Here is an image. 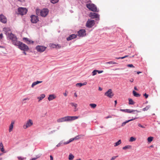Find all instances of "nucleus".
Returning <instances> with one entry per match:
<instances>
[{"label": "nucleus", "mask_w": 160, "mask_h": 160, "mask_svg": "<svg viewBox=\"0 0 160 160\" xmlns=\"http://www.w3.org/2000/svg\"><path fill=\"white\" fill-rule=\"evenodd\" d=\"M4 29L5 34L7 35L8 39L11 40H12V43L13 45H16V44L19 41L17 40V37L12 33H9L8 32V31L10 30L9 28H4Z\"/></svg>", "instance_id": "f257e3e1"}, {"label": "nucleus", "mask_w": 160, "mask_h": 160, "mask_svg": "<svg viewBox=\"0 0 160 160\" xmlns=\"http://www.w3.org/2000/svg\"><path fill=\"white\" fill-rule=\"evenodd\" d=\"M77 37V35L75 34L70 35L67 38V41H70L73 39Z\"/></svg>", "instance_id": "2eb2a0df"}, {"label": "nucleus", "mask_w": 160, "mask_h": 160, "mask_svg": "<svg viewBox=\"0 0 160 160\" xmlns=\"http://www.w3.org/2000/svg\"><path fill=\"white\" fill-rule=\"evenodd\" d=\"M27 99H28V98H25L23 100V101H25V100H27Z\"/></svg>", "instance_id": "e2e57ef3"}, {"label": "nucleus", "mask_w": 160, "mask_h": 160, "mask_svg": "<svg viewBox=\"0 0 160 160\" xmlns=\"http://www.w3.org/2000/svg\"><path fill=\"white\" fill-rule=\"evenodd\" d=\"M112 118V117L110 115V116H108L107 117H105V118L108 119L109 118Z\"/></svg>", "instance_id": "5fc2aeb1"}, {"label": "nucleus", "mask_w": 160, "mask_h": 160, "mask_svg": "<svg viewBox=\"0 0 160 160\" xmlns=\"http://www.w3.org/2000/svg\"><path fill=\"white\" fill-rule=\"evenodd\" d=\"M78 118L77 116H66L63 118H60L57 120L58 122H63L68 121L75 120Z\"/></svg>", "instance_id": "f03ea898"}, {"label": "nucleus", "mask_w": 160, "mask_h": 160, "mask_svg": "<svg viewBox=\"0 0 160 160\" xmlns=\"http://www.w3.org/2000/svg\"><path fill=\"white\" fill-rule=\"evenodd\" d=\"M106 63L109 64H116V63L115 62H113L112 61H111L108 62H106Z\"/></svg>", "instance_id": "ea45409f"}, {"label": "nucleus", "mask_w": 160, "mask_h": 160, "mask_svg": "<svg viewBox=\"0 0 160 160\" xmlns=\"http://www.w3.org/2000/svg\"><path fill=\"white\" fill-rule=\"evenodd\" d=\"M98 90L99 91H102V88H101V87H99L98 88Z\"/></svg>", "instance_id": "bf43d9fd"}, {"label": "nucleus", "mask_w": 160, "mask_h": 160, "mask_svg": "<svg viewBox=\"0 0 160 160\" xmlns=\"http://www.w3.org/2000/svg\"><path fill=\"white\" fill-rule=\"evenodd\" d=\"M42 82V81H37L36 82H34L32 83L31 87L32 88H33L36 85L39 83H41Z\"/></svg>", "instance_id": "a211bd4d"}, {"label": "nucleus", "mask_w": 160, "mask_h": 160, "mask_svg": "<svg viewBox=\"0 0 160 160\" xmlns=\"http://www.w3.org/2000/svg\"><path fill=\"white\" fill-rule=\"evenodd\" d=\"M50 160H53V158L52 155L50 156Z\"/></svg>", "instance_id": "6e6d98bb"}, {"label": "nucleus", "mask_w": 160, "mask_h": 160, "mask_svg": "<svg viewBox=\"0 0 160 160\" xmlns=\"http://www.w3.org/2000/svg\"><path fill=\"white\" fill-rule=\"evenodd\" d=\"M140 112V111H138L137 110H133L132 109H127V112L129 113H132V112Z\"/></svg>", "instance_id": "412c9836"}, {"label": "nucleus", "mask_w": 160, "mask_h": 160, "mask_svg": "<svg viewBox=\"0 0 160 160\" xmlns=\"http://www.w3.org/2000/svg\"><path fill=\"white\" fill-rule=\"evenodd\" d=\"M128 55H126L125 56L123 57H119L118 58H116L119 59H124L126 57H128Z\"/></svg>", "instance_id": "72a5a7b5"}, {"label": "nucleus", "mask_w": 160, "mask_h": 160, "mask_svg": "<svg viewBox=\"0 0 160 160\" xmlns=\"http://www.w3.org/2000/svg\"><path fill=\"white\" fill-rule=\"evenodd\" d=\"M95 21L88 19L86 23V26L89 28H91L94 25Z\"/></svg>", "instance_id": "6e6552de"}, {"label": "nucleus", "mask_w": 160, "mask_h": 160, "mask_svg": "<svg viewBox=\"0 0 160 160\" xmlns=\"http://www.w3.org/2000/svg\"><path fill=\"white\" fill-rule=\"evenodd\" d=\"M45 95L44 94H42L40 96L38 97V99H39V101L42 100L44 98H45Z\"/></svg>", "instance_id": "b1692460"}, {"label": "nucleus", "mask_w": 160, "mask_h": 160, "mask_svg": "<svg viewBox=\"0 0 160 160\" xmlns=\"http://www.w3.org/2000/svg\"><path fill=\"white\" fill-rule=\"evenodd\" d=\"M55 98L53 94H51L49 95V97L48 98V99L49 101H50L53 100Z\"/></svg>", "instance_id": "aec40b11"}, {"label": "nucleus", "mask_w": 160, "mask_h": 160, "mask_svg": "<svg viewBox=\"0 0 160 160\" xmlns=\"http://www.w3.org/2000/svg\"><path fill=\"white\" fill-rule=\"evenodd\" d=\"M150 108V105H148L145 108H143L142 110L144 111H147L148 110L149 108Z\"/></svg>", "instance_id": "7c9ffc66"}, {"label": "nucleus", "mask_w": 160, "mask_h": 160, "mask_svg": "<svg viewBox=\"0 0 160 160\" xmlns=\"http://www.w3.org/2000/svg\"><path fill=\"white\" fill-rule=\"evenodd\" d=\"M138 118H132L131 119H130V120H127V121H126L124 122H123L121 125V126L122 127H123L126 124V123L128 122H130V121H132L134 120H135V119H137Z\"/></svg>", "instance_id": "f3484780"}, {"label": "nucleus", "mask_w": 160, "mask_h": 160, "mask_svg": "<svg viewBox=\"0 0 160 160\" xmlns=\"http://www.w3.org/2000/svg\"><path fill=\"white\" fill-rule=\"evenodd\" d=\"M74 140V138H71V139H69V140L67 142H64L63 144L64 145H66V144H68L70 142H72V141H73Z\"/></svg>", "instance_id": "393cba45"}, {"label": "nucleus", "mask_w": 160, "mask_h": 160, "mask_svg": "<svg viewBox=\"0 0 160 160\" xmlns=\"http://www.w3.org/2000/svg\"><path fill=\"white\" fill-rule=\"evenodd\" d=\"M74 158V156L72 154H70L69 156L68 159L69 160H72Z\"/></svg>", "instance_id": "c85d7f7f"}, {"label": "nucleus", "mask_w": 160, "mask_h": 160, "mask_svg": "<svg viewBox=\"0 0 160 160\" xmlns=\"http://www.w3.org/2000/svg\"><path fill=\"white\" fill-rule=\"evenodd\" d=\"M15 46H18L19 49L23 51H28L29 49L27 45L19 41Z\"/></svg>", "instance_id": "7ed1b4c3"}, {"label": "nucleus", "mask_w": 160, "mask_h": 160, "mask_svg": "<svg viewBox=\"0 0 160 160\" xmlns=\"http://www.w3.org/2000/svg\"><path fill=\"white\" fill-rule=\"evenodd\" d=\"M48 11L47 9H44L40 11V15L43 17H46L48 14Z\"/></svg>", "instance_id": "f8f14e48"}, {"label": "nucleus", "mask_w": 160, "mask_h": 160, "mask_svg": "<svg viewBox=\"0 0 160 160\" xmlns=\"http://www.w3.org/2000/svg\"><path fill=\"white\" fill-rule=\"evenodd\" d=\"M3 34L2 33H1L0 34V40H1L3 38Z\"/></svg>", "instance_id": "09e8293b"}, {"label": "nucleus", "mask_w": 160, "mask_h": 160, "mask_svg": "<svg viewBox=\"0 0 160 160\" xmlns=\"http://www.w3.org/2000/svg\"><path fill=\"white\" fill-rule=\"evenodd\" d=\"M23 40L24 42L27 44H30L31 42L33 43V41H31L29 40V39L27 38H23Z\"/></svg>", "instance_id": "dca6fc26"}, {"label": "nucleus", "mask_w": 160, "mask_h": 160, "mask_svg": "<svg viewBox=\"0 0 160 160\" xmlns=\"http://www.w3.org/2000/svg\"><path fill=\"white\" fill-rule=\"evenodd\" d=\"M31 21L32 23H36L39 21L38 16L34 15H31L30 16Z\"/></svg>", "instance_id": "0eeeda50"}, {"label": "nucleus", "mask_w": 160, "mask_h": 160, "mask_svg": "<svg viewBox=\"0 0 160 160\" xmlns=\"http://www.w3.org/2000/svg\"><path fill=\"white\" fill-rule=\"evenodd\" d=\"M131 148V146L130 145H127L125 146V147H123L122 148V149L124 150H126L127 149H130Z\"/></svg>", "instance_id": "cd10ccee"}, {"label": "nucleus", "mask_w": 160, "mask_h": 160, "mask_svg": "<svg viewBox=\"0 0 160 160\" xmlns=\"http://www.w3.org/2000/svg\"><path fill=\"white\" fill-rule=\"evenodd\" d=\"M86 7L90 10L94 12H98L99 10L98 9L96 6L93 3H88L86 5Z\"/></svg>", "instance_id": "20e7f679"}, {"label": "nucleus", "mask_w": 160, "mask_h": 160, "mask_svg": "<svg viewBox=\"0 0 160 160\" xmlns=\"http://www.w3.org/2000/svg\"><path fill=\"white\" fill-rule=\"evenodd\" d=\"M3 147V144L2 142L0 143V148Z\"/></svg>", "instance_id": "3c124183"}, {"label": "nucleus", "mask_w": 160, "mask_h": 160, "mask_svg": "<svg viewBox=\"0 0 160 160\" xmlns=\"http://www.w3.org/2000/svg\"><path fill=\"white\" fill-rule=\"evenodd\" d=\"M134 79L133 78H132L129 80V81L131 82H132L134 81Z\"/></svg>", "instance_id": "603ef678"}, {"label": "nucleus", "mask_w": 160, "mask_h": 160, "mask_svg": "<svg viewBox=\"0 0 160 160\" xmlns=\"http://www.w3.org/2000/svg\"><path fill=\"white\" fill-rule=\"evenodd\" d=\"M118 157V156H113L112 157V158L111 159V160H114L117 158Z\"/></svg>", "instance_id": "79ce46f5"}, {"label": "nucleus", "mask_w": 160, "mask_h": 160, "mask_svg": "<svg viewBox=\"0 0 160 160\" xmlns=\"http://www.w3.org/2000/svg\"><path fill=\"white\" fill-rule=\"evenodd\" d=\"M14 121H12L11 122V124H10L9 127V132H10L12 131L13 128V125L14 124Z\"/></svg>", "instance_id": "6ab92c4d"}, {"label": "nucleus", "mask_w": 160, "mask_h": 160, "mask_svg": "<svg viewBox=\"0 0 160 160\" xmlns=\"http://www.w3.org/2000/svg\"><path fill=\"white\" fill-rule=\"evenodd\" d=\"M97 73V70H94L92 72V76H94L96 75Z\"/></svg>", "instance_id": "c9c22d12"}, {"label": "nucleus", "mask_w": 160, "mask_h": 160, "mask_svg": "<svg viewBox=\"0 0 160 160\" xmlns=\"http://www.w3.org/2000/svg\"><path fill=\"white\" fill-rule=\"evenodd\" d=\"M114 95L112 89H109L108 90L104 93L105 96L110 98H112L113 96Z\"/></svg>", "instance_id": "1a4fd4ad"}, {"label": "nucleus", "mask_w": 160, "mask_h": 160, "mask_svg": "<svg viewBox=\"0 0 160 160\" xmlns=\"http://www.w3.org/2000/svg\"><path fill=\"white\" fill-rule=\"evenodd\" d=\"M46 47L43 46L38 45L36 48V49L38 52H44L46 49Z\"/></svg>", "instance_id": "9d476101"}, {"label": "nucleus", "mask_w": 160, "mask_h": 160, "mask_svg": "<svg viewBox=\"0 0 160 160\" xmlns=\"http://www.w3.org/2000/svg\"><path fill=\"white\" fill-rule=\"evenodd\" d=\"M81 136H82V135H78V136H77L76 137H75L74 138V140H77V139H78L79 138H80L79 137ZM83 136H84V135H83Z\"/></svg>", "instance_id": "a19ab883"}, {"label": "nucleus", "mask_w": 160, "mask_h": 160, "mask_svg": "<svg viewBox=\"0 0 160 160\" xmlns=\"http://www.w3.org/2000/svg\"><path fill=\"white\" fill-rule=\"evenodd\" d=\"M38 158V157H37L36 158H33L32 159H31V160H36L37 158Z\"/></svg>", "instance_id": "864d4df0"}, {"label": "nucleus", "mask_w": 160, "mask_h": 160, "mask_svg": "<svg viewBox=\"0 0 160 160\" xmlns=\"http://www.w3.org/2000/svg\"><path fill=\"white\" fill-rule=\"evenodd\" d=\"M143 95L146 98H147L148 97V94H146V93H145Z\"/></svg>", "instance_id": "c03bdc74"}, {"label": "nucleus", "mask_w": 160, "mask_h": 160, "mask_svg": "<svg viewBox=\"0 0 160 160\" xmlns=\"http://www.w3.org/2000/svg\"><path fill=\"white\" fill-rule=\"evenodd\" d=\"M0 149H1V151L2 152H4V148L3 147H2V148H0Z\"/></svg>", "instance_id": "8fccbe9b"}, {"label": "nucleus", "mask_w": 160, "mask_h": 160, "mask_svg": "<svg viewBox=\"0 0 160 160\" xmlns=\"http://www.w3.org/2000/svg\"><path fill=\"white\" fill-rule=\"evenodd\" d=\"M89 16L91 18H96V21H99V15L95 12H91L89 14Z\"/></svg>", "instance_id": "39448f33"}, {"label": "nucleus", "mask_w": 160, "mask_h": 160, "mask_svg": "<svg viewBox=\"0 0 160 160\" xmlns=\"http://www.w3.org/2000/svg\"><path fill=\"white\" fill-rule=\"evenodd\" d=\"M39 12V10H37L36 11V13L37 14H38V13Z\"/></svg>", "instance_id": "13d9d810"}, {"label": "nucleus", "mask_w": 160, "mask_h": 160, "mask_svg": "<svg viewBox=\"0 0 160 160\" xmlns=\"http://www.w3.org/2000/svg\"><path fill=\"white\" fill-rule=\"evenodd\" d=\"M97 72H98V73H101L103 72V70L100 71V70H97Z\"/></svg>", "instance_id": "de8ad7c7"}, {"label": "nucleus", "mask_w": 160, "mask_h": 160, "mask_svg": "<svg viewBox=\"0 0 160 160\" xmlns=\"http://www.w3.org/2000/svg\"><path fill=\"white\" fill-rule=\"evenodd\" d=\"M25 51H24V52H23V53L25 55H26L27 54L26 53V52H25Z\"/></svg>", "instance_id": "0e129e2a"}, {"label": "nucleus", "mask_w": 160, "mask_h": 160, "mask_svg": "<svg viewBox=\"0 0 160 160\" xmlns=\"http://www.w3.org/2000/svg\"><path fill=\"white\" fill-rule=\"evenodd\" d=\"M63 143L62 142V141H61L56 146L57 147H59L61 146H62L63 144Z\"/></svg>", "instance_id": "c756f323"}, {"label": "nucleus", "mask_w": 160, "mask_h": 160, "mask_svg": "<svg viewBox=\"0 0 160 160\" xmlns=\"http://www.w3.org/2000/svg\"><path fill=\"white\" fill-rule=\"evenodd\" d=\"M128 67L132 68V67H134L133 66L132 64H128L127 65Z\"/></svg>", "instance_id": "37998d69"}, {"label": "nucleus", "mask_w": 160, "mask_h": 160, "mask_svg": "<svg viewBox=\"0 0 160 160\" xmlns=\"http://www.w3.org/2000/svg\"><path fill=\"white\" fill-rule=\"evenodd\" d=\"M86 31L85 29H81L78 32V36L83 37L86 35Z\"/></svg>", "instance_id": "ddd939ff"}, {"label": "nucleus", "mask_w": 160, "mask_h": 160, "mask_svg": "<svg viewBox=\"0 0 160 160\" xmlns=\"http://www.w3.org/2000/svg\"><path fill=\"white\" fill-rule=\"evenodd\" d=\"M55 130H53V131H51V133H53V132H55Z\"/></svg>", "instance_id": "338daca9"}, {"label": "nucleus", "mask_w": 160, "mask_h": 160, "mask_svg": "<svg viewBox=\"0 0 160 160\" xmlns=\"http://www.w3.org/2000/svg\"><path fill=\"white\" fill-rule=\"evenodd\" d=\"M134 89L136 90H138V89L137 88V87H134Z\"/></svg>", "instance_id": "680f3d73"}, {"label": "nucleus", "mask_w": 160, "mask_h": 160, "mask_svg": "<svg viewBox=\"0 0 160 160\" xmlns=\"http://www.w3.org/2000/svg\"><path fill=\"white\" fill-rule=\"evenodd\" d=\"M133 94V95L136 97H139L140 96V95L137 93L135 91H133L132 92Z\"/></svg>", "instance_id": "5701e85b"}, {"label": "nucleus", "mask_w": 160, "mask_h": 160, "mask_svg": "<svg viewBox=\"0 0 160 160\" xmlns=\"http://www.w3.org/2000/svg\"><path fill=\"white\" fill-rule=\"evenodd\" d=\"M127 109H120V110L121 111H122V112H127Z\"/></svg>", "instance_id": "a18cd8bd"}, {"label": "nucleus", "mask_w": 160, "mask_h": 160, "mask_svg": "<svg viewBox=\"0 0 160 160\" xmlns=\"http://www.w3.org/2000/svg\"><path fill=\"white\" fill-rule=\"evenodd\" d=\"M121 143V140H119L117 142H116L114 144V146L116 147L118 145H120Z\"/></svg>", "instance_id": "bb28decb"}, {"label": "nucleus", "mask_w": 160, "mask_h": 160, "mask_svg": "<svg viewBox=\"0 0 160 160\" xmlns=\"http://www.w3.org/2000/svg\"><path fill=\"white\" fill-rule=\"evenodd\" d=\"M70 104L72 106L75 107V111H76L77 110V109H76V107H77L78 105L76 103L73 102H71Z\"/></svg>", "instance_id": "4be33fe9"}, {"label": "nucleus", "mask_w": 160, "mask_h": 160, "mask_svg": "<svg viewBox=\"0 0 160 160\" xmlns=\"http://www.w3.org/2000/svg\"><path fill=\"white\" fill-rule=\"evenodd\" d=\"M76 86H79V87H81V86H82V83H77L76 85Z\"/></svg>", "instance_id": "58836bf2"}, {"label": "nucleus", "mask_w": 160, "mask_h": 160, "mask_svg": "<svg viewBox=\"0 0 160 160\" xmlns=\"http://www.w3.org/2000/svg\"><path fill=\"white\" fill-rule=\"evenodd\" d=\"M64 95L65 96H66L67 95V94L66 93H65L64 94Z\"/></svg>", "instance_id": "774afa93"}, {"label": "nucleus", "mask_w": 160, "mask_h": 160, "mask_svg": "<svg viewBox=\"0 0 160 160\" xmlns=\"http://www.w3.org/2000/svg\"><path fill=\"white\" fill-rule=\"evenodd\" d=\"M33 124V122L31 119H29L27 122L26 125H23V128L26 129L28 128L31 126Z\"/></svg>", "instance_id": "9b49d317"}, {"label": "nucleus", "mask_w": 160, "mask_h": 160, "mask_svg": "<svg viewBox=\"0 0 160 160\" xmlns=\"http://www.w3.org/2000/svg\"><path fill=\"white\" fill-rule=\"evenodd\" d=\"M138 126L140 127H141L142 128H145V127L141 125L139 123L138 124Z\"/></svg>", "instance_id": "49530a36"}, {"label": "nucleus", "mask_w": 160, "mask_h": 160, "mask_svg": "<svg viewBox=\"0 0 160 160\" xmlns=\"http://www.w3.org/2000/svg\"><path fill=\"white\" fill-rule=\"evenodd\" d=\"M51 2L53 3V4H55L56 3L58 2L59 0H50Z\"/></svg>", "instance_id": "f704fd0d"}, {"label": "nucleus", "mask_w": 160, "mask_h": 160, "mask_svg": "<svg viewBox=\"0 0 160 160\" xmlns=\"http://www.w3.org/2000/svg\"><path fill=\"white\" fill-rule=\"evenodd\" d=\"M0 21L3 23H6L7 22L6 18L2 14L0 15Z\"/></svg>", "instance_id": "4468645a"}, {"label": "nucleus", "mask_w": 160, "mask_h": 160, "mask_svg": "<svg viewBox=\"0 0 160 160\" xmlns=\"http://www.w3.org/2000/svg\"><path fill=\"white\" fill-rule=\"evenodd\" d=\"M153 139V137H149L148 138V142H150L152 141Z\"/></svg>", "instance_id": "473e14b6"}, {"label": "nucleus", "mask_w": 160, "mask_h": 160, "mask_svg": "<svg viewBox=\"0 0 160 160\" xmlns=\"http://www.w3.org/2000/svg\"><path fill=\"white\" fill-rule=\"evenodd\" d=\"M18 158L19 160H24V159H26V158H22L20 156L18 157Z\"/></svg>", "instance_id": "4c0bfd02"}, {"label": "nucleus", "mask_w": 160, "mask_h": 160, "mask_svg": "<svg viewBox=\"0 0 160 160\" xmlns=\"http://www.w3.org/2000/svg\"><path fill=\"white\" fill-rule=\"evenodd\" d=\"M128 103L129 105H133L135 103V102L131 98H128Z\"/></svg>", "instance_id": "a878e982"}, {"label": "nucleus", "mask_w": 160, "mask_h": 160, "mask_svg": "<svg viewBox=\"0 0 160 160\" xmlns=\"http://www.w3.org/2000/svg\"><path fill=\"white\" fill-rule=\"evenodd\" d=\"M89 105L91 106V107L92 108H95L97 106L96 104L94 103H91Z\"/></svg>", "instance_id": "2f4dec72"}, {"label": "nucleus", "mask_w": 160, "mask_h": 160, "mask_svg": "<svg viewBox=\"0 0 160 160\" xmlns=\"http://www.w3.org/2000/svg\"><path fill=\"white\" fill-rule=\"evenodd\" d=\"M74 96H75L76 97H77V94H76V93H74Z\"/></svg>", "instance_id": "69168bd1"}, {"label": "nucleus", "mask_w": 160, "mask_h": 160, "mask_svg": "<svg viewBox=\"0 0 160 160\" xmlns=\"http://www.w3.org/2000/svg\"><path fill=\"white\" fill-rule=\"evenodd\" d=\"M115 102V105H116L117 104V100H115L114 101Z\"/></svg>", "instance_id": "052dcab7"}, {"label": "nucleus", "mask_w": 160, "mask_h": 160, "mask_svg": "<svg viewBox=\"0 0 160 160\" xmlns=\"http://www.w3.org/2000/svg\"><path fill=\"white\" fill-rule=\"evenodd\" d=\"M87 84V82H85L83 83H82V86L86 85Z\"/></svg>", "instance_id": "4d7b16f0"}, {"label": "nucleus", "mask_w": 160, "mask_h": 160, "mask_svg": "<svg viewBox=\"0 0 160 160\" xmlns=\"http://www.w3.org/2000/svg\"><path fill=\"white\" fill-rule=\"evenodd\" d=\"M27 10L25 8L20 7L18 8V14L23 15L26 14Z\"/></svg>", "instance_id": "423d86ee"}, {"label": "nucleus", "mask_w": 160, "mask_h": 160, "mask_svg": "<svg viewBox=\"0 0 160 160\" xmlns=\"http://www.w3.org/2000/svg\"><path fill=\"white\" fill-rule=\"evenodd\" d=\"M136 140V138L133 137H131L130 139V141L133 142L135 141Z\"/></svg>", "instance_id": "e433bc0d"}]
</instances>
